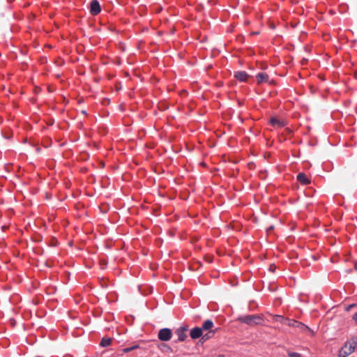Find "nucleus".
Masks as SVG:
<instances>
[{"mask_svg":"<svg viewBox=\"0 0 357 357\" xmlns=\"http://www.w3.org/2000/svg\"><path fill=\"white\" fill-rule=\"evenodd\" d=\"M234 77L241 82H245L248 79V75L244 71H238L235 73Z\"/></svg>","mask_w":357,"mask_h":357,"instance_id":"6","label":"nucleus"},{"mask_svg":"<svg viewBox=\"0 0 357 357\" xmlns=\"http://www.w3.org/2000/svg\"><path fill=\"white\" fill-rule=\"evenodd\" d=\"M239 320L248 325L259 324L261 322L260 317L255 315H247L239 318Z\"/></svg>","mask_w":357,"mask_h":357,"instance_id":"2","label":"nucleus"},{"mask_svg":"<svg viewBox=\"0 0 357 357\" xmlns=\"http://www.w3.org/2000/svg\"><path fill=\"white\" fill-rule=\"evenodd\" d=\"M271 123L273 126H278V127H282L284 126V123L283 122H281L280 120H278L277 118L273 117L271 119Z\"/></svg>","mask_w":357,"mask_h":357,"instance_id":"11","label":"nucleus"},{"mask_svg":"<svg viewBox=\"0 0 357 357\" xmlns=\"http://www.w3.org/2000/svg\"><path fill=\"white\" fill-rule=\"evenodd\" d=\"M172 336V331L169 328H162L158 333V338L161 341H169Z\"/></svg>","mask_w":357,"mask_h":357,"instance_id":"3","label":"nucleus"},{"mask_svg":"<svg viewBox=\"0 0 357 357\" xmlns=\"http://www.w3.org/2000/svg\"><path fill=\"white\" fill-rule=\"evenodd\" d=\"M90 11L93 15H97L100 12V6L98 1L93 0L91 1Z\"/></svg>","mask_w":357,"mask_h":357,"instance_id":"4","label":"nucleus"},{"mask_svg":"<svg viewBox=\"0 0 357 357\" xmlns=\"http://www.w3.org/2000/svg\"><path fill=\"white\" fill-rule=\"evenodd\" d=\"M217 357H225V356H223V355H219V356H217Z\"/></svg>","mask_w":357,"mask_h":357,"instance_id":"18","label":"nucleus"},{"mask_svg":"<svg viewBox=\"0 0 357 357\" xmlns=\"http://www.w3.org/2000/svg\"><path fill=\"white\" fill-rule=\"evenodd\" d=\"M270 268H271V270H273V268H275V266H274L273 265H271V267H270Z\"/></svg>","mask_w":357,"mask_h":357,"instance_id":"17","label":"nucleus"},{"mask_svg":"<svg viewBox=\"0 0 357 357\" xmlns=\"http://www.w3.org/2000/svg\"><path fill=\"white\" fill-rule=\"evenodd\" d=\"M137 348H138V346H134V347H132L126 348L123 351L124 353H128V352H130V351H131L133 349H137Z\"/></svg>","mask_w":357,"mask_h":357,"instance_id":"14","label":"nucleus"},{"mask_svg":"<svg viewBox=\"0 0 357 357\" xmlns=\"http://www.w3.org/2000/svg\"><path fill=\"white\" fill-rule=\"evenodd\" d=\"M202 328L195 327L191 330L190 335L192 339H197L202 335Z\"/></svg>","mask_w":357,"mask_h":357,"instance_id":"5","label":"nucleus"},{"mask_svg":"<svg viewBox=\"0 0 357 357\" xmlns=\"http://www.w3.org/2000/svg\"><path fill=\"white\" fill-rule=\"evenodd\" d=\"M289 357H301V356L299 354L295 353V352L289 353Z\"/></svg>","mask_w":357,"mask_h":357,"instance_id":"15","label":"nucleus"},{"mask_svg":"<svg viewBox=\"0 0 357 357\" xmlns=\"http://www.w3.org/2000/svg\"><path fill=\"white\" fill-rule=\"evenodd\" d=\"M298 181L303 185H307L310 183V181L307 176L303 173H300L297 176Z\"/></svg>","mask_w":357,"mask_h":357,"instance_id":"8","label":"nucleus"},{"mask_svg":"<svg viewBox=\"0 0 357 357\" xmlns=\"http://www.w3.org/2000/svg\"><path fill=\"white\" fill-rule=\"evenodd\" d=\"M112 340L110 338H102L100 344L102 347H107L111 344Z\"/></svg>","mask_w":357,"mask_h":357,"instance_id":"12","label":"nucleus"},{"mask_svg":"<svg viewBox=\"0 0 357 357\" xmlns=\"http://www.w3.org/2000/svg\"><path fill=\"white\" fill-rule=\"evenodd\" d=\"M256 77H257V81L258 84H261L264 82H269L268 76L265 73H260L257 74Z\"/></svg>","mask_w":357,"mask_h":357,"instance_id":"7","label":"nucleus"},{"mask_svg":"<svg viewBox=\"0 0 357 357\" xmlns=\"http://www.w3.org/2000/svg\"><path fill=\"white\" fill-rule=\"evenodd\" d=\"M215 333L214 331H209L208 333L205 334L204 336H203V339L204 340H207L208 338H210L212 335H213Z\"/></svg>","mask_w":357,"mask_h":357,"instance_id":"13","label":"nucleus"},{"mask_svg":"<svg viewBox=\"0 0 357 357\" xmlns=\"http://www.w3.org/2000/svg\"><path fill=\"white\" fill-rule=\"evenodd\" d=\"M187 328L185 327H181L176 331V334L178 335V340L180 341H183L186 337V335L185 334V332L186 331Z\"/></svg>","mask_w":357,"mask_h":357,"instance_id":"9","label":"nucleus"},{"mask_svg":"<svg viewBox=\"0 0 357 357\" xmlns=\"http://www.w3.org/2000/svg\"><path fill=\"white\" fill-rule=\"evenodd\" d=\"M357 345V339L356 337H352L348 341H347L344 346L339 351L338 356L339 357H347L351 354Z\"/></svg>","mask_w":357,"mask_h":357,"instance_id":"1","label":"nucleus"},{"mask_svg":"<svg viewBox=\"0 0 357 357\" xmlns=\"http://www.w3.org/2000/svg\"><path fill=\"white\" fill-rule=\"evenodd\" d=\"M295 324H296L297 326H303L301 323L295 322Z\"/></svg>","mask_w":357,"mask_h":357,"instance_id":"16","label":"nucleus"},{"mask_svg":"<svg viewBox=\"0 0 357 357\" xmlns=\"http://www.w3.org/2000/svg\"><path fill=\"white\" fill-rule=\"evenodd\" d=\"M213 327V323L211 320L205 321L202 324L203 331H209Z\"/></svg>","mask_w":357,"mask_h":357,"instance_id":"10","label":"nucleus"}]
</instances>
